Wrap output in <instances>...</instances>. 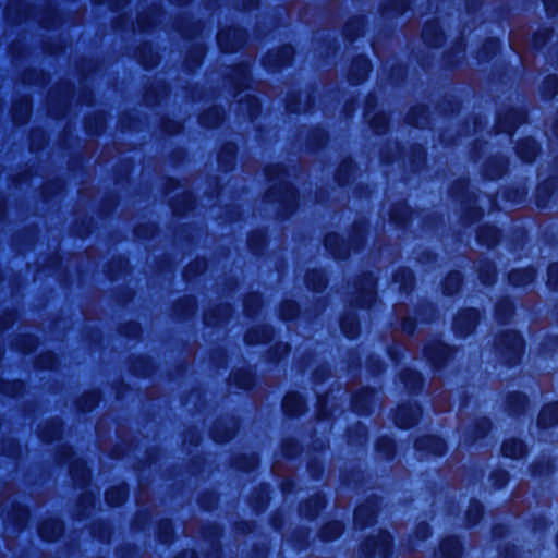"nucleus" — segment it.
Listing matches in <instances>:
<instances>
[{
  "instance_id": "50",
  "label": "nucleus",
  "mask_w": 558,
  "mask_h": 558,
  "mask_svg": "<svg viewBox=\"0 0 558 558\" xmlns=\"http://www.w3.org/2000/svg\"><path fill=\"white\" fill-rule=\"evenodd\" d=\"M558 90V77L549 76L544 82V93L550 97Z\"/></svg>"
},
{
  "instance_id": "64",
  "label": "nucleus",
  "mask_w": 558,
  "mask_h": 558,
  "mask_svg": "<svg viewBox=\"0 0 558 558\" xmlns=\"http://www.w3.org/2000/svg\"><path fill=\"white\" fill-rule=\"evenodd\" d=\"M26 514H27V513H26V511H25V510H22V513H21V515L19 517V519H23V518H25V517H26Z\"/></svg>"
},
{
  "instance_id": "55",
  "label": "nucleus",
  "mask_w": 558,
  "mask_h": 558,
  "mask_svg": "<svg viewBox=\"0 0 558 558\" xmlns=\"http://www.w3.org/2000/svg\"><path fill=\"white\" fill-rule=\"evenodd\" d=\"M544 4L549 13L558 11V0H544Z\"/></svg>"
},
{
  "instance_id": "51",
  "label": "nucleus",
  "mask_w": 558,
  "mask_h": 558,
  "mask_svg": "<svg viewBox=\"0 0 558 558\" xmlns=\"http://www.w3.org/2000/svg\"><path fill=\"white\" fill-rule=\"evenodd\" d=\"M475 427H476V432H475L476 435L474 437H472V440L477 437L484 436L489 430L490 423L487 418L482 417L476 421Z\"/></svg>"
},
{
  "instance_id": "15",
  "label": "nucleus",
  "mask_w": 558,
  "mask_h": 558,
  "mask_svg": "<svg viewBox=\"0 0 558 558\" xmlns=\"http://www.w3.org/2000/svg\"><path fill=\"white\" fill-rule=\"evenodd\" d=\"M62 523L56 519L44 521L39 526V534L46 541H54L62 534Z\"/></svg>"
},
{
  "instance_id": "19",
  "label": "nucleus",
  "mask_w": 558,
  "mask_h": 558,
  "mask_svg": "<svg viewBox=\"0 0 558 558\" xmlns=\"http://www.w3.org/2000/svg\"><path fill=\"white\" fill-rule=\"evenodd\" d=\"M424 40L430 46H438L441 44V32L435 22L427 23L422 32Z\"/></svg>"
},
{
  "instance_id": "48",
  "label": "nucleus",
  "mask_w": 558,
  "mask_h": 558,
  "mask_svg": "<svg viewBox=\"0 0 558 558\" xmlns=\"http://www.w3.org/2000/svg\"><path fill=\"white\" fill-rule=\"evenodd\" d=\"M298 313V306L294 302L288 301L281 305V316L283 319H292Z\"/></svg>"
},
{
  "instance_id": "61",
  "label": "nucleus",
  "mask_w": 558,
  "mask_h": 558,
  "mask_svg": "<svg viewBox=\"0 0 558 558\" xmlns=\"http://www.w3.org/2000/svg\"><path fill=\"white\" fill-rule=\"evenodd\" d=\"M496 475L499 476V481H500L499 485L500 486L504 485L506 482L507 474L505 472H499Z\"/></svg>"
},
{
  "instance_id": "11",
  "label": "nucleus",
  "mask_w": 558,
  "mask_h": 558,
  "mask_svg": "<svg viewBox=\"0 0 558 558\" xmlns=\"http://www.w3.org/2000/svg\"><path fill=\"white\" fill-rule=\"evenodd\" d=\"M377 511L375 501H367L356 508L354 513V523L361 529L374 522L375 513Z\"/></svg>"
},
{
  "instance_id": "60",
  "label": "nucleus",
  "mask_w": 558,
  "mask_h": 558,
  "mask_svg": "<svg viewBox=\"0 0 558 558\" xmlns=\"http://www.w3.org/2000/svg\"><path fill=\"white\" fill-rule=\"evenodd\" d=\"M58 435H59V432L56 429V430H53V435H51V436H47V435L43 434V435H41V437H43V439H44L45 441H51V440H52L53 438H56Z\"/></svg>"
},
{
  "instance_id": "10",
  "label": "nucleus",
  "mask_w": 558,
  "mask_h": 558,
  "mask_svg": "<svg viewBox=\"0 0 558 558\" xmlns=\"http://www.w3.org/2000/svg\"><path fill=\"white\" fill-rule=\"evenodd\" d=\"M524 118L525 116L523 112L514 109H511L504 114H499L497 124L498 132L510 133L515 125L524 121Z\"/></svg>"
},
{
  "instance_id": "57",
  "label": "nucleus",
  "mask_w": 558,
  "mask_h": 558,
  "mask_svg": "<svg viewBox=\"0 0 558 558\" xmlns=\"http://www.w3.org/2000/svg\"><path fill=\"white\" fill-rule=\"evenodd\" d=\"M428 534H429V530H428L427 525L423 524L417 527L416 536L418 538L424 539L428 536Z\"/></svg>"
},
{
  "instance_id": "54",
  "label": "nucleus",
  "mask_w": 558,
  "mask_h": 558,
  "mask_svg": "<svg viewBox=\"0 0 558 558\" xmlns=\"http://www.w3.org/2000/svg\"><path fill=\"white\" fill-rule=\"evenodd\" d=\"M378 448L384 450L386 456H389L392 451V442L390 439H380L378 441Z\"/></svg>"
},
{
  "instance_id": "33",
  "label": "nucleus",
  "mask_w": 558,
  "mask_h": 558,
  "mask_svg": "<svg viewBox=\"0 0 558 558\" xmlns=\"http://www.w3.org/2000/svg\"><path fill=\"white\" fill-rule=\"evenodd\" d=\"M495 268L488 262H481L478 266V277L484 284H492L495 280Z\"/></svg>"
},
{
  "instance_id": "22",
  "label": "nucleus",
  "mask_w": 558,
  "mask_h": 558,
  "mask_svg": "<svg viewBox=\"0 0 558 558\" xmlns=\"http://www.w3.org/2000/svg\"><path fill=\"white\" fill-rule=\"evenodd\" d=\"M223 119V113L219 108H209L201 116V123L207 128L217 126Z\"/></svg>"
},
{
  "instance_id": "46",
  "label": "nucleus",
  "mask_w": 558,
  "mask_h": 558,
  "mask_svg": "<svg viewBox=\"0 0 558 558\" xmlns=\"http://www.w3.org/2000/svg\"><path fill=\"white\" fill-rule=\"evenodd\" d=\"M369 124L376 133H383L387 126V117L384 113L375 114L371 118Z\"/></svg>"
},
{
  "instance_id": "42",
  "label": "nucleus",
  "mask_w": 558,
  "mask_h": 558,
  "mask_svg": "<svg viewBox=\"0 0 558 558\" xmlns=\"http://www.w3.org/2000/svg\"><path fill=\"white\" fill-rule=\"evenodd\" d=\"M233 158L234 147L232 145H226L219 155V162L227 170L232 165Z\"/></svg>"
},
{
  "instance_id": "40",
  "label": "nucleus",
  "mask_w": 558,
  "mask_h": 558,
  "mask_svg": "<svg viewBox=\"0 0 558 558\" xmlns=\"http://www.w3.org/2000/svg\"><path fill=\"white\" fill-rule=\"evenodd\" d=\"M353 170L351 160H344L340 166L336 174V179L340 184H345L349 181L350 173Z\"/></svg>"
},
{
  "instance_id": "45",
  "label": "nucleus",
  "mask_w": 558,
  "mask_h": 558,
  "mask_svg": "<svg viewBox=\"0 0 558 558\" xmlns=\"http://www.w3.org/2000/svg\"><path fill=\"white\" fill-rule=\"evenodd\" d=\"M482 515V506L478 502H471L466 512V520L470 524L478 522Z\"/></svg>"
},
{
  "instance_id": "28",
  "label": "nucleus",
  "mask_w": 558,
  "mask_h": 558,
  "mask_svg": "<svg viewBox=\"0 0 558 558\" xmlns=\"http://www.w3.org/2000/svg\"><path fill=\"white\" fill-rule=\"evenodd\" d=\"M324 507V500L320 496H315L308 499L302 507V513L307 518H314L317 512Z\"/></svg>"
},
{
  "instance_id": "53",
  "label": "nucleus",
  "mask_w": 558,
  "mask_h": 558,
  "mask_svg": "<svg viewBox=\"0 0 558 558\" xmlns=\"http://www.w3.org/2000/svg\"><path fill=\"white\" fill-rule=\"evenodd\" d=\"M38 363L41 367L52 368L56 364V357L52 353H46L39 357Z\"/></svg>"
},
{
  "instance_id": "38",
  "label": "nucleus",
  "mask_w": 558,
  "mask_h": 558,
  "mask_svg": "<svg viewBox=\"0 0 558 558\" xmlns=\"http://www.w3.org/2000/svg\"><path fill=\"white\" fill-rule=\"evenodd\" d=\"M512 304L507 299L500 300L496 305V315L501 322H505L512 314Z\"/></svg>"
},
{
  "instance_id": "58",
  "label": "nucleus",
  "mask_w": 558,
  "mask_h": 558,
  "mask_svg": "<svg viewBox=\"0 0 558 558\" xmlns=\"http://www.w3.org/2000/svg\"><path fill=\"white\" fill-rule=\"evenodd\" d=\"M413 329H414V324H413V322H412L410 318H405V319L403 320V323H402V330H403L404 332L410 333V332H412V331H413Z\"/></svg>"
},
{
  "instance_id": "59",
  "label": "nucleus",
  "mask_w": 558,
  "mask_h": 558,
  "mask_svg": "<svg viewBox=\"0 0 558 558\" xmlns=\"http://www.w3.org/2000/svg\"><path fill=\"white\" fill-rule=\"evenodd\" d=\"M360 399H361V396H359V395L354 397V401H353L354 408L359 411H364L365 407H364V404H360Z\"/></svg>"
},
{
  "instance_id": "12",
  "label": "nucleus",
  "mask_w": 558,
  "mask_h": 558,
  "mask_svg": "<svg viewBox=\"0 0 558 558\" xmlns=\"http://www.w3.org/2000/svg\"><path fill=\"white\" fill-rule=\"evenodd\" d=\"M293 57V48L291 46H283L275 52H269L265 62L270 68H279L289 64Z\"/></svg>"
},
{
  "instance_id": "62",
  "label": "nucleus",
  "mask_w": 558,
  "mask_h": 558,
  "mask_svg": "<svg viewBox=\"0 0 558 558\" xmlns=\"http://www.w3.org/2000/svg\"><path fill=\"white\" fill-rule=\"evenodd\" d=\"M553 131L556 135H558V119L553 123Z\"/></svg>"
},
{
  "instance_id": "18",
  "label": "nucleus",
  "mask_w": 558,
  "mask_h": 558,
  "mask_svg": "<svg viewBox=\"0 0 558 558\" xmlns=\"http://www.w3.org/2000/svg\"><path fill=\"white\" fill-rule=\"evenodd\" d=\"M502 453L512 459H519L525 454V447L519 439H508L502 444Z\"/></svg>"
},
{
  "instance_id": "31",
  "label": "nucleus",
  "mask_w": 558,
  "mask_h": 558,
  "mask_svg": "<svg viewBox=\"0 0 558 558\" xmlns=\"http://www.w3.org/2000/svg\"><path fill=\"white\" fill-rule=\"evenodd\" d=\"M70 472L77 484H84L88 478V471L83 461H74L70 465Z\"/></svg>"
},
{
  "instance_id": "20",
  "label": "nucleus",
  "mask_w": 558,
  "mask_h": 558,
  "mask_svg": "<svg viewBox=\"0 0 558 558\" xmlns=\"http://www.w3.org/2000/svg\"><path fill=\"white\" fill-rule=\"evenodd\" d=\"M517 149L520 158L526 162H531L537 154V145L532 138L522 141Z\"/></svg>"
},
{
  "instance_id": "32",
  "label": "nucleus",
  "mask_w": 558,
  "mask_h": 558,
  "mask_svg": "<svg viewBox=\"0 0 558 558\" xmlns=\"http://www.w3.org/2000/svg\"><path fill=\"white\" fill-rule=\"evenodd\" d=\"M341 329L348 338H355L359 335V325L354 315H347L341 320Z\"/></svg>"
},
{
  "instance_id": "56",
  "label": "nucleus",
  "mask_w": 558,
  "mask_h": 558,
  "mask_svg": "<svg viewBox=\"0 0 558 558\" xmlns=\"http://www.w3.org/2000/svg\"><path fill=\"white\" fill-rule=\"evenodd\" d=\"M161 530H162V535L160 536V538L163 543H167L169 541V534L171 532V526L168 522H166L161 525Z\"/></svg>"
},
{
  "instance_id": "17",
  "label": "nucleus",
  "mask_w": 558,
  "mask_h": 558,
  "mask_svg": "<svg viewBox=\"0 0 558 558\" xmlns=\"http://www.w3.org/2000/svg\"><path fill=\"white\" fill-rule=\"evenodd\" d=\"M558 423V403L545 405L538 416V424L542 427H550Z\"/></svg>"
},
{
  "instance_id": "4",
  "label": "nucleus",
  "mask_w": 558,
  "mask_h": 558,
  "mask_svg": "<svg viewBox=\"0 0 558 558\" xmlns=\"http://www.w3.org/2000/svg\"><path fill=\"white\" fill-rule=\"evenodd\" d=\"M355 303L360 307L369 306L375 300V279L372 275H365L356 283Z\"/></svg>"
},
{
  "instance_id": "26",
  "label": "nucleus",
  "mask_w": 558,
  "mask_h": 558,
  "mask_svg": "<svg viewBox=\"0 0 558 558\" xmlns=\"http://www.w3.org/2000/svg\"><path fill=\"white\" fill-rule=\"evenodd\" d=\"M439 550L442 558H456L460 553V544L453 537L446 538L441 542Z\"/></svg>"
},
{
  "instance_id": "36",
  "label": "nucleus",
  "mask_w": 558,
  "mask_h": 558,
  "mask_svg": "<svg viewBox=\"0 0 558 558\" xmlns=\"http://www.w3.org/2000/svg\"><path fill=\"white\" fill-rule=\"evenodd\" d=\"M98 393L95 391L87 392L77 402V407L81 411L87 412L96 407L98 403Z\"/></svg>"
},
{
  "instance_id": "5",
  "label": "nucleus",
  "mask_w": 558,
  "mask_h": 558,
  "mask_svg": "<svg viewBox=\"0 0 558 558\" xmlns=\"http://www.w3.org/2000/svg\"><path fill=\"white\" fill-rule=\"evenodd\" d=\"M478 314L474 310H464L460 312L453 322V330L461 337L470 335L477 323Z\"/></svg>"
},
{
  "instance_id": "63",
  "label": "nucleus",
  "mask_w": 558,
  "mask_h": 558,
  "mask_svg": "<svg viewBox=\"0 0 558 558\" xmlns=\"http://www.w3.org/2000/svg\"><path fill=\"white\" fill-rule=\"evenodd\" d=\"M0 389H1L3 392H8V390H7V384H4V383H3V384H1V385H0Z\"/></svg>"
},
{
  "instance_id": "34",
  "label": "nucleus",
  "mask_w": 558,
  "mask_h": 558,
  "mask_svg": "<svg viewBox=\"0 0 558 558\" xmlns=\"http://www.w3.org/2000/svg\"><path fill=\"white\" fill-rule=\"evenodd\" d=\"M402 381L405 387L410 390H416L421 387V376L417 372L412 369H407L401 375Z\"/></svg>"
},
{
  "instance_id": "6",
  "label": "nucleus",
  "mask_w": 558,
  "mask_h": 558,
  "mask_svg": "<svg viewBox=\"0 0 558 558\" xmlns=\"http://www.w3.org/2000/svg\"><path fill=\"white\" fill-rule=\"evenodd\" d=\"M220 49L225 52H232L244 41V33L238 28L220 31L217 35Z\"/></svg>"
},
{
  "instance_id": "23",
  "label": "nucleus",
  "mask_w": 558,
  "mask_h": 558,
  "mask_svg": "<svg viewBox=\"0 0 558 558\" xmlns=\"http://www.w3.org/2000/svg\"><path fill=\"white\" fill-rule=\"evenodd\" d=\"M270 339H271V330L266 327L252 329V330L247 331V333L245 335V341L248 344H255L258 342H267Z\"/></svg>"
},
{
  "instance_id": "47",
  "label": "nucleus",
  "mask_w": 558,
  "mask_h": 558,
  "mask_svg": "<svg viewBox=\"0 0 558 558\" xmlns=\"http://www.w3.org/2000/svg\"><path fill=\"white\" fill-rule=\"evenodd\" d=\"M409 120L412 124L422 128L427 120L426 114H425V109L424 108L414 109L410 113Z\"/></svg>"
},
{
  "instance_id": "44",
  "label": "nucleus",
  "mask_w": 558,
  "mask_h": 558,
  "mask_svg": "<svg viewBox=\"0 0 558 558\" xmlns=\"http://www.w3.org/2000/svg\"><path fill=\"white\" fill-rule=\"evenodd\" d=\"M390 217L399 225L407 222L408 208L404 205H397L390 210Z\"/></svg>"
},
{
  "instance_id": "41",
  "label": "nucleus",
  "mask_w": 558,
  "mask_h": 558,
  "mask_svg": "<svg viewBox=\"0 0 558 558\" xmlns=\"http://www.w3.org/2000/svg\"><path fill=\"white\" fill-rule=\"evenodd\" d=\"M526 403V399L522 393H512L508 397V405L511 412L517 413L523 410Z\"/></svg>"
},
{
  "instance_id": "13",
  "label": "nucleus",
  "mask_w": 558,
  "mask_h": 558,
  "mask_svg": "<svg viewBox=\"0 0 558 558\" xmlns=\"http://www.w3.org/2000/svg\"><path fill=\"white\" fill-rule=\"evenodd\" d=\"M415 446L418 450H426L436 456H441L446 449L444 441L435 436L422 437L416 440Z\"/></svg>"
},
{
  "instance_id": "37",
  "label": "nucleus",
  "mask_w": 558,
  "mask_h": 558,
  "mask_svg": "<svg viewBox=\"0 0 558 558\" xmlns=\"http://www.w3.org/2000/svg\"><path fill=\"white\" fill-rule=\"evenodd\" d=\"M395 281L400 283L401 289L407 290L413 284V274L410 269H400L395 274Z\"/></svg>"
},
{
  "instance_id": "2",
  "label": "nucleus",
  "mask_w": 558,
  "mask_h": 558,
  "mask_svg": "<svg viewBox=\"0 0 558 558\" xmlns=\"http://www.w3.org/2000/svg\"><path fill=\"white\" fill-rule=\"evenodd\" d=\"M364 226L354 227V232L350 238V243H345L342 238L336 233H329L325 238V246L336 258L344 259L349 256L350 247L354 251L359 250L364 242Z\"/></svg>"
},
{
  "instance_id": "24",
  "label": "nucleus",
  "mask_w": 558,
  "mask_h": 558,
  "mask_svg": "<svg viewBox=\"0 0 558 558\" xmlns=\"http://www.w3.org/2000/svg\"><path fill=\"white\" fill-rule=\"evenodd\" d=\"M126 498L124 485L116 486L106 492V501L110 506H120Z\"/></svg>"
},
{
  "instance_id": "25",
  "label": "nucleus",
  "mask_w": 558,
  "mask_h": 558,
  "mask_svg": "<svg viewBox=\"0 0 558 558\" xmlns=\"http://www.w3.org/2000/svg\"><path fill=\"white\" fill-rule=\"evenodd\" d=\"M306 286L313 291H322L326 287V278L322 271L312 270L306 274Z\"/></svg>"
},
{
  "instance_id": "1",
  "label": "nucleus",
  "mask_w": 558,
  "mask_h": 558,
  "mask_svg": "<svg viewBox=\"0 0 558 558\" xmlns=\"http://www.w3.org/2000/svg\"><path fill=\"white\" fill-rule=\"evenodd\" d=\"M282 169L280 166H271L266 170V174L270 181L278 179V183L271 185L267 197L270 202H278L282 208V216L288 215L296 205V195L292 186L281 178Z\"/></svg>"
},
{
  "instance_id": "27",
  "label": "nucleus",
  "mask_w": 558,
  "mask_h": 558,
  "mask_svg": "<svg viewBox=\"0 0 558 558\" xmlns=\"http://www.w3.org/2000/svg\"><path fill=\"white\" fill-rule=\"evenodd\" d=\"M229 316V307L227 305L210 310L205 314V323L207 325H215L223 322Z\"/></svg>"
},
{
  "instance_id": "43",
  "label": "nucleus",
  "mask_w": 558,
  "mask_h": 558,
  "mask_svg": "<svg viewBox=\"0 0 558 558\" xmlns=\"http://www.w3.org/2000/svg\"><path fill=\"white\" fill-rule=\"evenodd\" d=\"M221 424H217L214 426L211 430V435L215 441L217 442H225L228 439H230L233 436V429L231 428H223V432L220 430Z\"/></svg>"
},
{
  "instance_id": "3",
  "label": "nucleus",
  "mask_w": 558,
  "mask_h": 558,
  "mask_svg": "<svg viewBox=\"0 0 558 558\" xmlns=\"http://www.w3.org/2000/svg\"><path fill=\"white\" fill-rule=\"evenodd\" d=\"M496 351L507 364H515L523 351V341L515 331H505L496 342Z\"/></svg>"
},
{
  "instance_id": "16",
  "label": "nucleus",
  "mask_w": 558,
  "mask_h": 558,
  "mask_svg": "<svg viewBox=\"0 0 558 558\" xmlns=\"http://www.w3.org/2000/svg\"><path fill=\"white\" fill-rule=\"evenodd\" d=\"M282 407L287 414L299 415L304 411V401L299 393L291 392L283 399Z\"/></svg>"
},
{
  "instance_id": "21",
  "label": "nucleus",
  "mask_w": 558,
  "mask_h": 558,
  "mask_svg": "<svg viewBox=\"0 0 558 558\" xmlns=\"http://www.w3.org/2000/svg\"><path fill=\"white\" fill-rule=\"evenodd\" d=\"M534 280L533 269H517L509 274V282L513 286H525Z\"/></svg>"
},
{
  "instance_id": "49",
  "label": "nucleus",
  "mask_w": 558,
  "mask_h": 558,
  "mask_svg": "<svg viewBox=\"0 0 558 558\" xmlns=\"http://www.w3.org/2000/svg\"><path fill=\"white\" fill-rule=\"evenodd\" d=\"M547 274V284L550 289H556L558 287V263L549 265Z\"/></svg>"
},
{
  "instance_id": "35",
  "label": "nucleus",
  "mask_w": 558,
  "mask_h": 558,
  "mask_svg": "<svg viewBox=\"0 0 558 558\" xmlns=\"http://www.w3.org/2000/svg\"><path fill=\"white\" fill-rule=\"evenodd\" d=\"M342 524L340 522L335 521L326 524L322 529L320 535L325 541H330L338 537L342 533Z\"/></svg>"
},
{
  "instance_id": "52",
  "label": "nucleus",
  "mask_w": 558,
  "mask_h": 558,
  "mask_svg": "<svg viewBox=\"0 0 558 558\" xmlns=\"http://www.w3.org/2000/svg\"><path fill=\"white\" fill-rule=\"evenodd\" d=\"M259 304L260 299L256 294L247 296V299L244 302L245 310L248 314L253 313L255 308L259 306Z\"/></svg>"
},
{
  "instance_id": "29",
  "label": "nucleus",
  "mask_w": 558,
  "mask_h": 558,
  "mask_svg": "<svg viewBox=\"0 0 558 558\" xmlns=\"http://www.w3.org/2000/svg\"><path fill=\"white\" fill-rule=\"evenodd\" d=\"M478 241L487 246H493L498 241V231L495 227H483L477 234Z\"/></svg>"
},
{
  "instance_id": "8",
  "label": "nucleus",
  "mask_w": 558,
  "mask_h": 558,
  "mask_svg": "<svg viewBox=\"0 0 558 558\" xmlns=\"http://www.w3.org/2000/svg\"><path fill=\"white\" fill-rule=\"evenodd\" d=\"M391 547V536L387 532H380L377 537L368 538L365 548L369 555H378L387 558Z\"/></svg>"
},
{
  "instance_id": "14",
  "label": "nucleus",
  "mask_w": 558,
  "mask_h": 558,
  "mask_svg": "<svg viewBox=\"0 0 558 558\" xmlns=\"http://www.w3.org/2000/svg\"><path fill=\"white\" fill-rule=\"evenodd\" d=\"M369 71V62L364 57L356 58L351 66L349 78L353 84H359L365 80Z\"/></svg>"
},
{
  "instance_id": "39",
  "label": "nucleus",
  "mask_w": 558,
  "mask_h": 558,
  "mask_svg": "<svg viewBox=\"0 0 558 558\" xmlns=\"http://www.w3.org/2000/svg\"><path fill=\"white\" fill-rule=\"evenodd\" d=\"M29 113V105L27 100H23L20 105L13 108V119L16 123H24Z\"/></svg>"
},
{
  "instance_id": "7",
  "label": "nucleus",
  "mask_w": 558,
  "mask_h": 558,
  "mask_svg": "<svg viewBox=\"0 0 558 558\" xmlns=\"http://www.w3.org/2000/svg\"><path fill=\"white\" fill-rule=\"evenodd\" d=\"M420 414L421 409L417 404H402L395 413V422L401 428H409L417 422Z\"/></svg>"
},
{
  "instance_id": "30",
  "label": "nucleus",
  "mask_w": 558,
  "mask_h": 558,
  "mask_svg": "<svg viewBox=\"0 0 558 558\" xmlns=\"http://www.w3.org/2000/svg\"><path fill=\"white\" fill-rule=\"evenodd\" d=\"M461 284V275L458 271L450 272L444 281V292L452 295L459 291Z\"/></svg>"
},
{
  "instance_id": "9",
  "label": "nucleus",
  "mask_w": 558,
  "mask_h": 558,
  "mask_svg": "<svg viewBox=\"0 0 558 558\" xmlns=\"http://www.w3.org/2000/svg\"><path fill=\"white\" fill-rule=\"evenodd\" d=\"M450 353L451 350L439 341H434L425 347V355L435 367H440Z\"/></svg>"
}]
</instances>
